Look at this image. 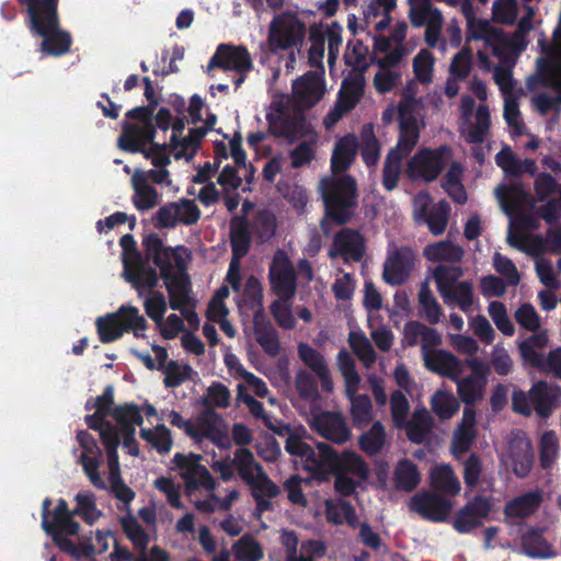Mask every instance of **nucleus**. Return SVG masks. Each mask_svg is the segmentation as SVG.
Here are the masks:
<instances>
[{
    "label": "nucleus",
    "instance_id": "nucleus-27",
    "mask_svg": "<svg viewBox=\"0 0 561 561\" xmlns=\"http://www.w3.org/2000/svg\"><path fill=\"white\" fill-rule=\"evenodd\" d=\"M503 211L510 217V221L516 220L522 229H537L539 222L534 218H522L515 213L527 199V193L520 184L500 185L494 191ZM511 225L508 226V229Z\"/></svg>",
    "mask_w": 561,
    "mask_h": 561
},
{
    "label": "nucleus",
    "instance_id": "nucleus-60",
    "mask_svg": "<svg viewBox=\"0 0 561 561\" xmlns=\"http://www.w3.org/2000/svg\"><path fill=\"white\" fill-rule=\"evenodd\" d=\"M396 488L402 491H412L421 481L416 466L410 460H400L393 472Z\"/></svg>",
    "mask_w": 561,
    "mask_h": 561
},
{
    "label": "nucleus",
    "instance_id": "nucleus-30",
    "mask_svg": "<svg viewBox=\"0 0 561 561\" xmlns=\"http://www.w3.org/2000/svg\"><path fill=\"white\" fill-rule=\"evenodd\" d=\"M77 438L82 448L79 461L82 465L84 473L94 486L99 489L106 488V482L99 472L102 451L96 442L84 431L79 432Z\"/></svg>",
    "mask_w": 561,
    "mask_h": 561
},
{
    "label": "nucleus",
    "instance_id": "nucleus-14",
    "mask_svg": "<svg viewBox=\"0 0 561 561\" xmlns=\"http://www.w3.org/2000/svg\"><path fill=\"white\" fill-rule=\"evenodd\" d=\"M201 455L192 453H178L173 456V470L183 479L186 494H193V491L199 489L213 491L215 488L210 472L201 463Z\"/></svg>",
    "mask_w": 561,
    "mask_h": 561
},
{
    "label": "nucleus",
    "instance_id": "nucleus-35",
    "mask_svg": "<svg viewBox=\"0 0 561 561\" xmlns=\"http://www.w3.org/2000/svg\"><path fill=\"white\" fill-rule=\"evenodd\" d=\"M410 508L426 519L444 520L451 510V504L439 495L420 493L410 501Z\"/></svg>",
    "mask_w": 561,
    "mask_h": 561
},
{
    "label": "nucleus",
    "instance_id": "nucleus-22",
    "mask_svg": "<svg viewBox=\"0 0 561 561\" xmlns=\"http://www.w3.org/2000/svg\"><path fill=\"white\" fill-rule=\"evenodd\" d=\"M408 2L411 23L416 27L425 25V42L428 46L435 47L440 41L442 13L432 5L431 0H408Z\"/></svg>",
    "mask_w": 561,
    "mask_h": 561
},
{
    "label": "nucleus",
    "instance_id": "nucleus-12",
    "mask_svg": "<svg viewBox=\"0 0 561 561\" xmlns=\"http://www.w3.org/2000/svg\"><path fill=\"white\" fill-rule=\"evenodd\" d=\"M560 393L559 388L540 381L535 383L528 393L515 390L512 405L515 412L523 415H530L535 410L539 416H548Z\"/></svg>",
    "mask_w": 561,
    "mask_h": 561
},
{
    "label": "nucleus",
    "instance_id": "nucleus-49",
    "mask_svg": "<svg viewBox=\"0 0 561 561\" xmlns=\"http://www.w3.org/2000/svg\"><path fill=\"white\" fill-rule=\"evenodd\" d=\"M548 342L549 335L547 330L539 331L527 340L522 341L518 347L524 362L540 369L545 356L539 351L543 350Z\"/></svg>",
    "mask_w": 561,
    "mask_h": 561
},
{
    "label": "nucleus",
    "instance_id": "nucleus-37",
    "mask_svg": "<svg viewBox=\"0 0 561 561\" xmlns=\"http://www.w3.org/2000/svg\"><path fill=\"white\" fill-rule=\"evenodd\" d=\"M311 426L324 438L334 443L342 444L350 438V430L343 417L336 413L317 414L311 422Z\"/></svg>",
    "mask_w": 561,
    "mask_h": 561
},
{
    "label": "nucleus",
    "instance_id": "nucleus-10",
    "mask_svg": "<svg viewBox=\"0 0 561 561\" xmlns=\"http://www.w3.org/2000/svg\"><path fill=\"white\" fill-rule=\"evenodd\" d=\"M462 275L460 267L438 266L433 276L437 290L448 306H458L463 312H469L473 304L472 285L469 282H457Z\"/></svg>",
    "mask_w": 561,
    "mask_h": 561
},
{
    "label": "nucleus",
    "instance_id": "nucleus-28",
    "mask_svg": "<svg viewBox=\"0 0 561 561\" xmlns=\"http://www.w3.org/2000/svg\"><path fill=\"white\" fill-rule=\"evenodd\" d=\"M199 216V209L194 201L180 199L162 206L156 214V220L159 227L172 228L179 224H195Z\"/></svg>",
    "mask_w": 561,
    "mask_h": 561
},
{
    "label": "nucleus",
    "instance_id": "nucleus-21",
    "mask_svg": "<svg viewBox=\"0 0 561 561\" xmlns=\"http://www.w3.org/2000/svg\"><path fill=\"white\" fill-rule=\"evenodd\" d=\"M325 82L318 71H309L295 80L291 85L293 102L298 111H291L300 114V111L309 110L314 106L325 94Z\"/></svg>",
    "mask_w": 561,
    "mask_h": 561
},
{
    "label": "nucleus",
    "instance_id": "nucleus-51",
    "mask_svg": "<svg viewBox=\"0 0 561 561\" xmlns=\"http://www.w3.org/2000/svg\"><path fill=\"white\" fill-rule=\"evenodd\" d=\"M375 64L382 69H397L405 53L402 46L391 47L390 39L379 37L375 41Z\"/></svg>",
    "mask_w": 561,
    "mask_h": 561
},
{
    "label": "nucleus",
    "instance_id": "nucleus-4",
    "mask_svg": "<svg viewBox=\"0 0 561 561\" xmlns=\"http://www.w3.org/2000/svg\"><path fill=\"white\" fill-rule=\"evenodd\" d=\"M266 121L270 130L277 136L308 138L291 151L294 168H299L312 160L317 135L311 124L301 114L291 111L287 95L274 96L266 112Z\"/></svg>",
    "mask_w": 561,
    "mask_h": 561
},
{
    "label": "nucleus",
    "instance_id": "nucleus-31",
    "mask_svg": "<svg viewBox=\"0 0 561 561\" xmlns=\"http://www.w3.org/2000/svg\"><path fill=\"white\" fill-rule=\"evenodd\" d=\"M365 253V240L355 230L343 229L333 240L329 255L332 259L341 257L345 263L359 262Z\"/></svg>",
    "mask_w": 561,
    "mask_h": 561
},
{
    "label": "nucleus",
    "instance_id": "nucleus-9",
    "mask_svg": "<svg viewBox=\"0 0 561 561\" xmlns=\"http://www.w3.org/2000/svg\"><path fill=\"white\" fill-rule=\"evenodd\" d=\"M337 367L345 382V393L351 401V413L356 425L367 424L371 420V401L368 396L357 394L360 377L355 370V363L346 351L337 354Z\"/></svg>",
    "mask_w": 561,
    "mask_h": 561
},
{
    "label": "nucleus",
    "instance_id": "nucleus-5",
    "mask_svg": "<svg viewBox=\"0 0 561 561\" xmlns=\"http://www.w3.org/2000/svg\"><path fill=\"white\" fill-rule=\"evenodd\" d=\"M27 5L31 26L43 38L42 51L59 56L70 48L71 38L68 33L58 28V0H21Z\"/></svg>",
    "mask_w": 561,
    "mask_h": 561
},
{
    "label": "nucleus",
    "instance_id": "nucleus-39",
    "mask_svg": "<svg viewBox=\"0 0 561 561\" xmlns=\"http://www.w3.org/2000/svg\"><path fill=\"white\" fill-rule=\"evenodd\" d=\"M468 34L471 38L482 39L492 47L495 56L502 57L507 46V39L502 32L488 21L468 16Z\"/></svg>",
    "mask_w": 561,
    "mask_h": 561
},
{
    "label": "nucleus",
    "instance_id": "nucleus-36",
    "mask_svg": "<svg viewBox=\"0 0 561 561\" xmlns=\"http://www.w3.org/2000/svg\"><path fill=\"white\" fill-rule=\"evenodd\" d=\"M168 295L171 309L180 311L183 322L186 321L193 330H197L199 317L195 311L196 301L192 296V286L172 287Z\"/></svg>",
    "mask_w": 561,
    "mask_h": 561
},
{
    "label": "nucleus",
    "instance_id": "nucleus-25",
    "mask_svg": "<svg viewBox=\"0 0 561 561\" xmlns=\"http://www.w3.org/2000/svg\"><path fill=\"white\" fill-rule=\"evenodd\" d=\"M467 365L471 369V374L461 378L453 379L457 383V392L465 403H472L482 399L485 390L489 366L478 358L467 360Z\"/></svg>",
    "mask_w": 561,
    "mask_h": 561
},
{
    "label": "nucleus",
    "instance_id": "nucleus-19",
    "mask_svg": "<svg viewBox=\"0 0 561 561\" xmlns=\"http://www.w3.org/2000/svg\"><path fill=\"white\" fill-rule=\"evenodd\" d=\"M320 450L323 457L320 472H341L352 476L358 481L368 478L369 469L359 455L353 451L337 455L328 444H321Z\"/></svg>",
    "mask_w": 561,
    "mask_h": 561
},
{
    "label": "nucleus",
    "instance_id": "nucleus-16",
    "mask_svg": "<svg viewBox=\"0 0 561 561\" xmlns=\"http://www.w3.org/2000/svg\"><path fill=\"white\" fill-rule=\"evenodd\" d=\"M134 122L125 123L123 134L118 138V146L131 152L141 151L146 154L147 145H150L154 136V127L147 117L144 108H135L128 113Z\"/></svg>",
    "mask_w": 561,
    "mask_h": 561
},
{
    "label": "nucleus",
    "instance_id": "nucleus-26",
    "mask_svg": "<svg viewBox=\"0 0 561 561\" xmlns=\"http://www.w3.org/2000/svg\"><path fill=\"white\" fill-rule=\"evenodd\" d=\"M230 240L232 247V257L226 275V282L233 291L240 289V259L248 253L250 247V234L245 222L240 218L231 221Z\"/></svg>",
    "mask_w": 561,
    "mask_h": 561
},
{
    "label": "nucleus",
    "instance_id": "nucleus-57",
    "mask_svg": "<svg viewBox=\"0 0 561 561\" xmlns=\"http://www.w3.org/2000/svg\"><path fill=\"white\" fill-rule=\"evenodd\" d=\"M327 519L335 525L346 523L355 528L358 524L354 508L345 501H325Z\"/></svg>",
    "mask_w": 561,
    "mask_h": 561
},
{
    "label": "nucleus",
    "instance_id": "nucleus-58",
    "mask_svg": "<svg viewBox=\"0 0 561 561\" xmlns=\"http://www.w3.org/2000/svg\"><path fill=\"white\" fill-rule=\"evenodd\" d=\"M540 70L546 79L557 90L561 98V41L558 39L557 48H551L547 56V60L539 64Z\"/></svg>",
    "mask_w": 561,
    "mask_h": 561
},
{
    "label": "nucleus",
    "instance_id": "nucleus-15",
    "mask_svg": "<svg viewBox=\"0 0 561 561\" xmlns=\"http://www.w3.org/2000/svg\"><path fill=\"white\" fill-rule=\"evenodd\" d=\"M214 68L234 72L237 78L233 82L236 87H240L244 82L247 75L252 70L253 61L245 47L221 44L217 47L208 64V70Z\"/></svg>",
    "mask_w": 561,
    "mask_h": 561
},
{
    "label": "nucleus",
    "instance_id": "nucleus-17",
    "mask_svg": "<svg viewBox=\"0 0 561 561\" xmlns=\"http://www.w3.org/2000/svg\"><path fill=\"white\" fill-rule=\"evenodd\" d=\"M450 149H422L407 164V174L412 180L434 181L450 160Z\"/></svg>",
    "mask_w": 561,
    "mask_h": 561
},
{
    "label": "nucleus",
    "instance_id": "nucleus-13",
    "mask_svg": "<svg viewBox=\"0 0 561 561\" xmlns=\"http://www.w3.org/2000/svg\"><path fill=\"white\" fill-rule=\"evenodd\" d=\"M529 229H522L516 220H511V228L507 232V242L511 247L536 255L546 250L552 253L561 252V226L551 227L545 242L539 236L528 233Z\"/></svg>",
    "mask_w": 561,
    "mask_h": 561
},
{
    "label": "nucleus",
    "instance_id": "nucleus-41",
    "mask_svg": "<svg viewBox=\"0 0 561 561\" xmlns=\"http://www.w3.org/2000/svg\"><path fill=\"white\" fill-rule=\"evenodd\" d=\"M236 293L238 294L237 305L242 316L254 317L257 313H264L262 285L256 277H248L244 287L240 285L239 291Z\"/></svg>",
    "mask_w": 561,
    "mask_h": 561
},
{
    "label": "nucleus",
    "instance_id": "nucleus-47",
    "mask_svg": "<svg viewBox=\"0 0 561 561\" xmlns=\"http://www.w3.org/2000/svg\"><path fill=\"white\" fill-rule=\"evenodd\" d=\"M146 158L149 159L154 167V169L150 171H145L148 173V181L150 182L151 180L157 184L174 188L172 180L170 179V173L165 169L170 163V157L168 156L165 148L157 145L150 146L148 151H146Z\"/></svg>",
    "mask_w": 561,
    "mask_h": 561
},
{
    "label": "nucleus",
    "instance_id": "nucleus-52",
    "mask_svg": "<svg viewBox=\"0 0 561 561\" xmlns=\"http://www.w3.org/2000/svg\"><path fill=\"white\" fill-rule=\"evenodd\" d=\"M253 334L256 342L268 353H278L279 344L276 332L267 320L265 313H257L253 317Z\"/></svg>",
    "mask_w": 561,
    "mask_h": 561
},
{
    "label": "nucleus",
    "instance_id": "nucleus-7",
    "mask_svg": "<svg viewBox=\"0 0 561 561\" xmlns=\"http://www.w3.org/2000/svg\"><path fill=\"white\" fill-rule=\"evenodd\" d=\"M424 99L419 95V85L416 81H409L402 90L401 100L398 105L400 122V148L405 150L413 149L417 144L421 123L413 115L416 110L423 108Z\"/></svg>",
    "mask_w": 561,
    "mask_h": 561
},
{
    "label": "nucleus",
    "instance_id": "nucleus-62",
    "mask_svg": "<svg viewBox=\"0 0 561 561\" xmlns=\"http://www.w3.org/2000/svg\"><path fill=\"white\" fill-rule=\"evenodd\" d=\"M435 58L427 49H421L413 58L412 68L416 81L428 85L434 79Z\"/></svg>",
    "mask_w": 561,
    "mask_h": 561
},
{
    "label": "nucleus",
    "instance_id": "nucleus-3",
    "mask_svg": "<svg viewBox=\"0 0 561 561\" xmlns=\"http://www.w3.org/2000/svg\"><path fill=\"white\" fill-rule=\"evenodd\" d=\"M75 502L73 511H69L67 502L59 500L51 514H49L50 501L48 499L44 500L42 527L47 534L51 535L61 550L78 557L81 549L66 538L67 536L77 535L80 529V525L73 520V516L78 515L87 524L93 525L102 517V512L96 506L95 496L90 492H79L75 496Z\"/></svg>",
    "mask_w": 561,
    "mask_h": 561
},
{
    "label": "nucleus",
    "instance_id": "nucleus-24",
    "mask_svg": "<svg viewBox=\"0 0 561 561\" xmlns=\"http://www.w3.org/2000/svg\"><path fill=\"white\" fill-rule=\"evenodd\" d=\"M270 282L273 291L280 298L291 299L296 293L294 266L283 250L275 252L270 265Z\"/></svg>",
    "mask_w": 561,
    "mask_h": 561
},
{
    "label": "nucleus",
    "instance_id": "nucleus-55",
    "mask_svg": "<svg viewBox=\"0 0 561 561\" xmlns=\"http://www.w3.org/2000/svg\"><path fill=\"white\" fill-rule=\"evenodd\" d=\"M433 486L446 494L456 495L460 491V482L448 465H436L431 469Z\"/></svg>",
    "mask_w": 561,
    "mask_h": 561
},
{
    "label": "nucleus",
    "instance_id": "nucleus-44",
    "mask_svg": "<svg viewBox=\"0 0 561 561\" xmlns=\"http://www.w3.org/2000/svg\"><path fill=\"white\" fill-rule=\"evenodd\" d=\"M229 295L230 291L227 286L220 287L208 304L206 317L208 322L218 323L221 331L227 336L233 337L236 335V330L227 319L229 309L225 304V300L229 297Z\"/></svg>",
    "mask_w": 561,
    "mask_h": 561
},
{
    "label": "nucleus",
    "instance_id": "nucleus-43",
    "mask_svg": "<svg viewBox=\"0 0 561 561\" xmlns=\"http://www.w3.org/2000/svg\"><path fill=\"white\" fill-rule=\"evenodd\" d=\"M422 358L428 370L440 376L448 377L451 380L457 379V376L462 373V363L450 352L436 350L434 352L426 353Z\"/></svg>",
    "mask_w": 561,
    "mask_h": 561
},
{
    "label": "nucleus",
    "instance_id": "nucleus-11",
    "mask_svg": "<svg viewBox=\"0 0 561 561\" xmlns=\"http://www.w3.org/2000/svg\"><path fill=\"white\" fill-rule=\"evenodd\" d=\"M306 36L305 24L293 13H280L270 24L267 43L272 51L298 48Z\"/></svg>",
    "mask_w": 561,
    "mask_h": 561
},
{
    "label": "nucleus",
    "instance_id": "nucleus-42",
    "mask_svg": "<svg viewBox=\"0 0 561 561\" xmlns=\"http://www.w3.org/2000/svg\"><path fill=\"white\" fill-rule=\"evenodd\" d=\"M183 128V122L179 119L175 121L172 125V134L170 139L174 158L188 161L195 154L198 140L206 134V130L199 127L195 130H191L187 136L179 138Z\"/></svg>",
    "mask_w": 561,
    "mask_h": 561
},
{
    "label": "nucleus",
    "instance_id": "nucleus-23",
    "mask_svg": "<svg viewBox=\"0 0 561 561\" xmlns=\"http://www.w3.org/2000/svg\"><path fill=\"white\" fill-rule=\"evenodd\" d=\"M365 80L363 73L354 72L346 78L341 87L339 99L324 117L327 128L334 126L348 111L355 107L364 93Z\"/></svg>",
    "mask_w": 561,
    "mask_h": 561
},
{
    "label": "nucleus",
    "instance_id": "nucleus-59",
    "mask_svg": "<svg viewBox=\"0 0 561 561\" xmlns=\"http://www.w3.org/2000/svg\"><path fill=\"white\" fill-rule=\"evenodd\" d=\"M432 427V417L426 409H419L413 413L410 422L405 421L402 428L407 430L409 439L413 443H422L425 440Z\"/></svg>",
    "mask_w": 561,
    "mask_h": 561
},
{
    "label": "nucleus",
    "instance_id": "nucleus-64",
    "mask_svg": "<svg viewBox=\"0 0 561 561\" xmlns=\"http://www.w3.org/2000/svg\"><path fill=\"white\" fill-rule=\"evenodd\" d=\"M433 412L440 420L450 419L459 409V403L455 396L446 390H437L431 400Z\"/></svg>",
    "mask_w": 561,
    "mask_h": 561
},
{
    "label": "nucleus",
    "instance_id": "nucleus-40",
    "mask_svg": "<svg viewBox=\"0 0 561 561\" xmlns=\"http://www.w3.org/2000/svg\"><path fill=\"white\" fill-rule=\"evenodd\" d=\"M133 204L140 210L152 209L159 203V193L148 181V173L137 169L131 175Z\"/></svg>",
    "mask_w": 561,
    "mask_h": 561
},
{
    "label": "nucleus",
    "instance_id": "nucleus-53",
    "mask_svg": "<svg viewBox=\"0 0 561 561\" xmlns=\"http://www.w3.org/2000/svg\"><path fill=\"white\" fill-rule=\"evenodd\" d=\"M248 484L260 511L267 510L270 507V500L279 493V488L268 478L265 471Z\"/></svg>",
    "mask_w": 561,
    "mask_h": 561
},
{
    "label": "nucleus",
    "instance_id": "nucleus-38",
    "mask_svg": "<svg viewBox=\"0 0 561 561\" xmlns=\"http://www.w3.org/2000/svg\"><path fill=\"white\" fill-rule=\"evenodd\" d=\"M490 127L489 107L486 105H479L473 116L462 121L460 134L467 142L479 145L486 139Z\"/></svg>",
    "mask_w": 561,
    "mask_h": 561
},
{
    "label": "nucleus",
    "instance_id": "nucleus-63",
    "mask_svg": "<svg viewBox=\"0 0 561 561\" xmlns=\"http://www.w3.org/2000/svg\"><path fill=\"white\" fill-rule=\"evenodd\" d=\"M163 383L167 388H175L195 375L194 369L183 362L170 360L163 368Z\"/></svg>",
    "mask_w": 561,
    "mask_h": 561
},
{
    "label": "nucleus",
    "instance_id": "nucleus-29",
    "mask_svg": "<svg viewBox=\"0 0 561 561\" xmlns=\"http://www.w3.org/2000/svg\"><path fill=\"white\" fill-rule=\"evenodd\" d=\"M193 423V434L190 437L201 442L208 438L216 445L226 447L229 445L228 428L224 420L211 411L201 413Z\"/></svg>",
    "mask_w": 561,
    "mask_h": 561
},
{
    "label": "nucleus",
    "instance_id": "nucleus-18",
    "mask_svg": "<svg viewBox=\"0 0 561 561\" xmlns=\"http://www.w3.org/2000/svg\"><path fill=\"white\" fill-rule=\"evenodd\" d=\"M278 434L286 436L285 449L293 456L299 457L305 469L312 472H320L323 457L320 450L322 443L312 449L305 440L306 430L302 426L282 425L275 430Z\"/></svg>",
    "mask_w": 561,
    "mask_h": 561
},
{
    "label": "nucleus",
    "instance_id": "nucleus-54",
    "mask_svg": "<svg viewBox=\"0 0 561 561\" xmlns=\"http://www.w3.org/2000/svg\"><path fill=\"white\" fill-rule=\"evenodd\" d=\"M412 149L405 150L400 148V140L396 148L391 149L387 154L385 168H383V179L382 184L388 191H392L397 187L399 178L401 174V159L403 156L411 152Z\"/></svg>",
    "mask_w": 561,
    "mask_h": 561
},
{
    "label": "nucleus",
    "instance_id": "nucleus-56",
    "mask_svg": "<svg viewBox=\"0 0 561 561\" xmlns=\"http://www.w3.org/2000/svg\"><path fill=\"white\" fill-rule=\"evenodd\" d=\"M424 256L432 262H460L463 256L461 248L449 241H440L427 245L424 249Z\"/></svg>",
    "mask_w": 561,
    "mask_h": 561
},
{
    "label": "nucleus",
    "instance_id": "nucleus-6",
    "mask_svg": "<svg viewBox=\"0 0 561 561\" xmlns=\"http://www.w3.org/2000/svg\"><path fill=\"white\" fill-rule=\"evenodd\" d=\"M147 254L160 268L167 291L178 286L191 285L186 266L191 259L190 252L184 247L167 248L157 237L146 240Z\"/></svg>",
    "mask_w": 561,
    "mask_h": 561
},
{
    "label": "nucleus",
    "instance_id": "nucleus-48",
    "mask_svg": "<svg viewBox=\"0 0 561 561\" xmlns=\"http://www.w3.org/2000/svg\"><path fill=\"white\" fill-rule=\"evenodd\" d=\"M396 0H369L364 8L367 26L383 31L390 22L389 13L394 9Z\"/></svg>",
    "mask_w": 561,
    "mask_h": 561
},
{
    "label": "nucleus",
    "instance_id": "nucleus-34",
    "mask_svg": "<svg viewBox=\"0 0 561 561\" xmlns=\"http://www.w3.org/2000/svg\"><path fill=\"white\" fill-rule=\"evenodd\" d=\"M252 175L253 169L249 165L247 171L239 169V165H237V168L230 165L224 167L217 182L222 187L225 205L229 211L234 210L239 205V194L237 190L241 185V176H244L245 180L250 182Z\"/></svg>",
    "mask_w": 561,
    "mask_h": 561
},
{
    "label": "nucleus",
    "instance_id": "nucleus-46",
    "mask_svg": "<svg viewBox=\"0 0 561 561\" xmlns=\"http://www.w3.org/2000/svg\"><path fill=\"white\" fill-rule=\"evenodd\" d=\"M298 355L304 364L317 375L323 390L331 392L333 390V380L323 356L306 343L298 345Z\"/></svg>",
    "mask_w": 561,
    "mask_h": 561
},
{
    "label": "nucleus",
    "instance_id": "nucleus-50",
    "mask_svg": "<svg viewBox=\"0 0 561 561\" xmlns=\"http://www.w3.org/2000/svg\"><path fill=\"white\" fill-rule=\"evenodd\" d=\"M476 413L472 409L463 410L462 420L454 433L453 453L458 456L466 453L474 437Z\"/></svg>",
    "mask_w": 561,
    "mask_h": 561
},
{
    "label": "nucleus",
    "instance_id": "nucleus-45",
    "mask_svg": "<svg viewBox=\"0 0 561 561\" xmlns=\"http://www.w3.org/2000/svg\"><path fill=\"white\" fill-rule=\"evenodd\" d=\"M490 511L491 505L488 500L476 499L459 512L454 526L460 533H468L479 526Z\"/></svg>",
    "mask_w": 561,
    "mask_h": 561
},
{
    "label": "nucleus",
    "instance_id": "nucleus-20",
    "mask_svg": "<svg viewBox=\"0 0 561 561\" xmlns=\"http://www.w3.org/2000/svg\"><path fill=\"white\" fill-rule=\"evenodd\" d=\"M501 458L517 476H526L530 471L534 461L529 438L522 432L512 433L501 450Z\"/></svg>",
    "mask_w": 561,
    "mask_h": 561
},
{
    "label": "nucleus",
    "instance_id": "nucleus-33",
    "mask_svg": "<svg viewBox=\"0 0 561 561\" xmlns=\"http://www.w3.org/2000/svg\"><path fill=\"white\" fill-rule=\"evenodd\" d=\"M123 276L142 297L146 290H151L158 284L157 272L145 265L139 255H131L125 259Z\"/></svg>",
    "mask_w": 561,
    "mask_h": 561
},
{
    "label": "nucleus",
    "instance_id": "nucleus-2",
    "mask_svg": "<svg viewBox=\"0 0 561 561\" xmlns=\"http://www.w3.org/2000/svg\"><path fill=\"white\" fill-rule=\"evenodd\" d=\"M358 144L354 135L342 137L332 152L331 165L334 175L323 179L320 190L328 216L343 224L351 217V208L355 204L356 185L354 179L337 173L350 168L357 154Z\"/></svg>",
    "mask_w": 561,
    "mask_h": 561
},
{
    "label": "nucleus",
    "instance_id": "nucleus-32",
    "mask_svg": "<svg viewBox=\"0 0 561 561\" xmlns=\"http://www.w3.org/2000/svg\"><path fill=\"white\" fill-rule=\"evenodd\" d=\"M414 262L415 256L408 248L390 251L383 264V279L390 285L403 284L409 278Z\"/></svg>",
    "mask_w": 561,
    "mask_h": 561
},
{
    "label": "nucleus",
    "instance_id": "nucleus-1",
    "mask_svg": "<svg viewBox=\"0 0 561 561\" xmlns=\"http://www.w3.org/2000/svg\"><path fill=\"white\" fill-rule=\"evenodd\" d=\"M112 403L113 389L107 387L93 403L95 412L87 416V423L90 428L100 432L106 448L110 486L121 501L129 503L135 494L121 479L117 447L123 439L127 453L137 456L139 449L135 443V426L142 422L141 413L151 416L157 414V410L151 404H145L141 410L135 404H124L112 409Z\"/></svg>",
    "mask_w": 561,
    "mask_h": 561
},
{
    "label": "nucleus",
    "instance_id": "nucleus-8",
    "mask_svg": "<svg viewBox=\"0 0 561 561\" xmlns=\"http://www.w3.org/2000/svg\"><path fill=\"white\" fill-rule=\"evenodd\" d=\"M146 327V319L131 305H123L116 312L96 319L98 333L103 343L113 342L129 330L139 336Z\"/></svg>",
    "mask_w": 561,
    "mask_h": 561
},
{
    "label": "nucleus",
    "instance_id": "nucleus-61",
    "mask_svg": "<svg viewBox=\"0 0 561 561\" xmlns=\"http://www.w3.org/2000/svg\"><path fill=\"white\" fill-rule=\"evenodd\" d=\"M233 463L240 478L247 483L264 472L262 466L254 459L253 454L245 448L236 450Z\"/></svg>",
    "mask_w": 561,
    "mask_h": 561
}]
</instances>
